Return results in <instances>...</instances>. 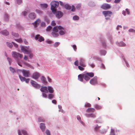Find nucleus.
<instances>
[{
    "label": "nucleus",
    "instance_id": "obj_1",
    "mask_svg": "<svg viewBox=\"0 0 135 135\" xmlns=\"http://www.w3.org/2000/svg\"><path fill=\"white\" fill-rule=\"evenodd\" d=\"M51 9L53 13H54L56 11V8L58 7L59 4V2L55 1H53L51 2Z\"/></svg>",
    "mask_w": 135,
    "mask_h": 135
},
{
    "label": "nucleus",
    "instance_id": "obj_2",
    "mask_svg": "<svg viewBox=\"0 0 135 135\" xmlns=\"http://www.w3.org/2000/svg\"><path fill=\"white\" fill-rule=\"evenodd\" d=\"M16 72L18 74H19V73L20 72L22 73L23 76L25 77H28L30 75V72L29 70H26L24 69L22 70L18 69L17 70Z\"/></svg>",
    "mask_w": 135,
    "mask_h": 135
},
{
    "label": "nucleus",
    "instance_id": "obj_3",
    "mask_svg": "<svg viewBox=\"0 0 135 135\" xmlns=\"http://www.w3.org/2000/svg\"><path fill=\"white\" fill-rule=\"evenodd\" d=\"M29 46L26 47L21 46V50L22 52L27 54H28V53H30L32 52L31 49H29Z\"/></svg>",
    "mask_w": 135,
    "mask_h": 135
},
{
    "label": "nucleus",
    "instance_id": "obj_4",
    "mask_svg": "<svg viewBox=\"0 0 135 135\" xmlns=\"http://www.w3.org/2000/svg\"><path fill=\"white\" fill-rule=\"evenodd\" d=\"M12 56L16 60H18V57L22 58L23 57V55L22 54L15 51L12 52Z\"/></svg>",
    "mask_w": 135,
    "mask_h": 135
},
{
    "label": "nucleus",
    "instance_id": "obj_5",
    "mask_svg": "<svg viewBox=\"0 0 135 135\" xmlns=\"http://www.w3.org/2000/svg\"><path fill=\"white\" fill-rule=\"evenodd\" d=\"M65 8L67 9L70 10L71 9V11H74L75 10V6L74 5L72 6V7L69 4H67L65 5Z\"/></svg>",
    "mask_w": 135,
    "mask_h": 135
},
{
    "label": "nucleus",
    "instance_id": "obj_6",
    "mask_svg": "<svg viewBox=\"0 0 135 135\" xmlns=\"http://www.w3.org/2000/svg\"><path fill=\"white\" fill-rule=\"evenodd\" d=\"M106 20L108 19L110 17V11H104L102 12Z\"/></svg>",
    "mask_w": 135,
    "mask_h": 135
},
{
    "label": "nucleus",
    "instance_id": "obj_7",
    "mask_svg": "<svg viewBox=\"0 0 135 135\" xmlns=\"http://www.w3.org/2000/svg\"><path fill=\"white\" fill-rule=\"evenodd\" d=\"M90 83L92 85L97 84L98 83L97 81V78L95 77L90 80Z\"/></svg>",
    "mask_w": 135,
    "mask_h": 135
},
{
    "label": "nucleus",
    "instance_id": "obj_8",
    "mask_svg": "<svg viewBox=\"0 0 135 135\" xmlns=\"http://www.w3.org/2000/svg\"><path fill=\"white\" fill-rule=\"evenodd\" d=\"M31 83L32 86L36 88H39L40 87V85L33 80H31Z\"/></svg>",
    "mask_w": 135,
    "mask_h": 135
},
{
    "label": "nucleus",
    "instance_id": "obj_9",
    "mask_svg": "<svg viewBox=\"0 0 135 135\" xmlns=\"http://www.w3.org/2000/svg\"><path fill=\"white\" fill-rule=\"evenodd\" d=\"M102 9L106 10L110 8V5L108 4H103L101 7Z\"/></svg>",
    "mask_w": 135,
    "mask_h": 135
},
{
    "label": "nucleus",
    "instance_id": "obj_10",
    "mask_svg": "<svg viewBox=\"0 0 135 135\" xmlns=\"http://www.w3.org/2000/svg\"><path fill=\"white\" fill-rule=\"evenodd\" d=\"M35 39L36 40L39 39L38 41L40 42L43 41L44 40V37L41 36H40L39 35H36L35 37Z\"/></svg>",
    "mask_w": 135,
    "mask_h": 135
},
{
    "label": "nucleus",
    "instance_id": "obj_11",
    "mask_svg": "<svg viewBox=\"0 0 135 135\" xmlns=\"http://www.w3.org/2000/svg\"><path fill=\"white\" fill-rule=\"evenodd\" d=\"M56 17L58 18H60L63 15V13L61 11H57L55 13Z\"/></svg>",
    "mask_w": 135,
    "mask_h": 135
},
{
    "label": "nucleus",
    "instance_id": "obj_12",
    "mask_svg": "<svg viewBox=\"0 0 135 135\" xmlns=\"http://www.w3.org/2000/svg\"><path fill=\"white\" fill-rule=\"evenodd\" d=\"M84 62L85 60L83 59H80L79 61V64L80 65L82 66L85 67L86 65L85 64Z\"/></svg>",
    "mask_w": 135,
    "mask_h": 135
},
{
    "label": "nucleus",
    "instance_id": "obj_13",
    "mask_svg": "<svg viewBox=\"0 0 135 135\" xmlns=\"http://www.w3.org/2000/svg\"><path fill=\"white\" fill-rule=\"evenodd\" d=\"M40 76V74L37 72H35L33 74L32 77L34 79H38Z\"/></svg>",
    "mask_w": 135,
    "mask_h": 135
},
{
    "label": "nucleus",
    "instance_id": "obj_14",
    "mask_svg": "<svg viewBox=\"0 0 135 135\" xmlns=\"http://www.w3.org/2000/svg\"><path fill=\"white\" fill-rule=\"evenodd\" d=\"M28 17L31 19H34L36 18V15L34 13H31L29 14Z\"/></svg>",
    "mask_w": 135,
    "mask_h": 135
},
{
    "label": "nucleus",
    "instance_id": "obj_15",
    "mask_svg": "<svg viewBox=\"0 0 135 135\" xmlns=\"http://www.w3.org/2000/svg\"><path fill=\"white\" fill-rule=\"evenodd\" d=\"M40 128L42 132H44L46 128L45 124L44 123H41L40 124Z\"/></svg>",
    "mask_w": 135,
    "mask_h": 135
},
{
    "label": "nucleus",
    "instance_id": "obj_16",
    "mask_svg": "<svg viewBox=\"0 0 135 135\" xmlns=\"http://www.w3.org/2000/svg\"><path fill=\"white\" fill-rule=\"evenodd\" d=\"M47 88L46 86H42L40 89L41 91L42 92L48 93V91L47 90Z\"/></svg>",
    "mask_w": 135,
    "mask_h": 135
},
{
    "label": "nucleus",
    "instance_id": "obj_17",
    "mask_svg": "<svg viewBox=\"0 0 135 135\" xmlns=\"http://www.w3.org/2000/svg\"><path fill=\"white\" fill-rule=\"evenodd\" d=\"M40 22V19H38L34 23H33L32 24L36 27H37L38 25L39 24Z\"/></svg>",
    "mask_w": 135,
    "mask_h": 135
},
{
    "label": "nucleus",
    "instance_id": "obj_18",
    "mask_svg": "<svg viewBox=\"0 0 135 135\" xmlns=\"http://www.w3.org/2000/svg\"><path fill=\"white\" fill-rule=\"evenodd\" d=\"M95 111V109L93 108H89L86 110V112L88 113L94 112Z\"/></svg>",
    "mask_w": 135,
    "mask_h": 135
},
{
    "label": "nucleus",
    "instance_id": "obj_19",
    "mask_svg": "<svg viewBox=\"0 0 135 135\" xmlns=\"http://www.w3.org/2000/svg\"><path fill=\"white\" fill-rule=\"evenodd\" d=\"M83 78L86 81L89 80L90 78L88 76L86 73L83 74Z\"/></svg>",
    "mask_w": 135,
    "mask_h": 135
},
{
    "label": "nucleus",
    "instance_id": "obj_20",
    "mask_svg": "<svg viewBox=\"0 0 135 135\" xmlns=\"http://www.w3.org/2000/svg\"><path fill=\"white\" fill-rule=\"evenodd\" d=\"M78 80L80 81H83V74H80L78 75Z\"/></svg>",
    "mask_w": 135,
    "mask_h": 135
},
{
    "label": "nucleus",
    "instance_id": "obj_21",
    "mask_svg": "<svg viewBox=\"0 0 135 135\" xmlns=\"http://www.w3.org/2000/svg\"><path fill=\"white\" fill-rule=\"evenodd\" d=\"M117 45L120 46L124 47L126 45V44L123 41L120 42L119 43H117Z\"/></svg>",
    "mask_w": 135,
    "mask_h": 135
},
{
    "label": "nucleus",
    "instance_id": "obj_22",
    "mask_svg": "<svg viewBox=\"0 0 135 135\" xmlns=\"http://www.w3.org/2000/svg\"><path fill=\"white\" fill-rule=\"evenodd\" d=\"M1 33L3 35L7 36L9 35V32L6 30H4L2 31Z\"/></svg>",
    "mask_w": 135,
    "mask_h": 135
},
{
    "label": "nucleus",
    "instance_id": "obj_23",
    "mask_svg": "<svg viewBox=\"0 0 135 135\" xmlns=\"http://www.w3.org/2000/svg\"><path fill=\"white\" fill-rule=\"evenodd\" d=\"M94 106L95 108L97 110L100 109L102 108L101 106L97 104H95Z\"/></svg>",
    "mask_w": 135,
    "mask_h": 135
},
{
    "label": "nucleus",
    "instance_id": "obj_24",
    "mask_svg": "<svg viewBox=\"0 0 135 135\" xmlns=\"http://www.w3.org/2000/svg\"><path fill=\"white\" fill-rule=\"evenodd\" d=\"M41 80L42 81L43 83H44L46 84L47 83V82L46 80V78L44 76H42L41 78Z\"/></svg>",
    "mask_w": 135,
    "mask_h": 135
},
{
    "label": "nucleus",
    "instance_id": "obj_25",
    "mask_svg": "<svg viewBox=\"0 0 135 135\" xmlns=\"http://www.w3.org/2000/svg\"><path fill=\"white\" fill-rule=\"evenodd\" d=\"M52 34L54 37H56L59 35V34L56 32H52Z\"/></svg>",
    "mask_w": 135,
    "mask_h": 135
},
{
    "label": "nucleus",
    "instance_id": "obj_26",
    "mask_svg": "<svg viewBox=\"0 0 135 135\" xmlns=\"http://www.w3.org/2000/svg\"><path fill=\"white\" fill-rule=\"evenodd\" d=\"M48 89L49 93H52L54 92V90L52 88L51 86H48Z\"/></svg>",
    "mask_w": 135,
    "mask_h": 135
},
{
    "label": "nucleus",
    "instance_id": "obj_27",
    "mask_svg": "<svg viewBox=\"0 0 135 135\" xmlns=\"http://www.w3.org/2000/svg\"><path fill=\"white\" fill-rule=\"evenodd\" d=\"M19 78L22 81H24L25 80L26 78L20 75L19 74Z\"/></svg>",
    "mask_w": 135,
    "mask_h": 135
},
{
    "label": "nucleus",
    "instance_id": "obj_28",
    "mask_svg": "<svg viewBox=\"0 0 135 135\" xmlns=\"http://www.w3.org/2000/svg\"><path fill=\"white\" fill-rule=\"evenodd\" d=\"M40 5L42 8H46L48 6L46 4H40Z\"/></svg>",
    "mask_w": 135,
    "mask_h": 135
},
{
    "label": "nucleus",
    "instance_id": "obj_29",
    "mask_svg": "<svg viewBox=\"0 0 135 135\" xmlns=\"http://www.w3.org/2000/svg\"><path fill=\"white\" fill-rule=\"evenodd\" d=\"M100 126H99L98 125H97L94 128V129L95 131H99V129H100Z\"/></svg>",
    "mask_w": 135,
    "mask_h": 135
},
{
    "label": "nucleus",
    "instance_id": "obj_30",
    "mask_svg": "<svg viewBox=\"0 0 135 135\" xmlns=\"http://www.w3.org/2000/svg\"><path fill=\"white\" fill-rule=\"evenodd\" d=\"M88 76L90 77H93L94 76V74L93 73H86Z\"/></svg>",
    "mask_w": 135,
    "mask_h": 135
},
{
    "label": "nucleus",
    "instance_id": "obj_31",
    "mask_svg": "<svg viewBox=\"0 0 135 135\" xmlns=\"http://www.w3.org/2000/svg\"><path fill=\"white\" fill-rule=\"evenodd\" d=\"M53 32H58V29L57 26H55L52 29Z\"/></svg>",
    "mask_w": 135,
    "mask_h": 135
},
{
    "label": "nucleus",
    "instance_id": "obj_32",
    "mask_svg": "<svg viewBox=\"0 0 135 135\" xmlns=\"http://www.w3.org/2000/svg\"><path fill=\"white\" fill-rule=\"evenodd\" d=\"M106 132V131L104 129H99V132L100 133L102 134H103L105 132Z\"/></svg>",
    "mask_w": 135,
    "mask_h": 135
},
{
    "label": "nucleus",
    "instance_id": "obj_33",
    "mask_svg": "<svg viewBox=\"0 0 135 135\" xmlns=\"http://www.w3.org/2000/svg\"><path fill=\"white\" fill-rule=\"evenodd\" d=\"M12 34L13 36L16 37H17L19 36V35L18 33H16L14 32H12Z\"/></svg>",
    "mask_w": 135,
    "mask_h": 135
},
{
    "label": "nucleus",
    "instance_id": "obj_34",
    "mask_svg": "<svg viewBox=\"0 0 135 135\" xmlns=\"http://www.w3.org/2000/svg\"><path fill=\"white\" fill-rule=\"evenodd\" d=\"M15 40L17 42L20 43H22L23 42L22 40V39L20 38L17 39H15Z\"/></svg>",
    "mask_w": 135,
    "mask_h": 135
},
{
    "label": "nucleus",
    "instance_id": "obj_35",
    "mask_svg": "<svg viewBox=\"0 0 135 135\" xmlns=\"http://www.w3.org/2000/svg\"><path fill=\"white\" fill-rule=\"evenodd\" d=\"M60 44V43L58 42H55L54 45V46L56 47H57Z\"/></svg>",
    "mask_w": 135,
    "mask_h": 135
},
{
    "label": "nucleus",
    "instance_id": "obj_36",
    "mask_svg": "<svg viewBox=\"0 0 135 135\" xmlns=\"http://www.w3.org/2000/svg\"><path fill=\"white\" fill-rule=\"evenodd\" d=\"M79 18V16L76 15L75 16L73 17V19L74 20H78Z\"/></svg>",
    "mask_w": 135,
    "mask_h": 135
},
{
    "label": "nucleus",
    "instance_id": "obj_37",
    "mask_svg": "<svg viewBox=\"0 0 135 135\" xmlns=\"http://www.w3.org/2000/svg\"><path fill=\"white\" fill-rule=\"evenodd\" d=\"M91 106V104L89 103H86L85 105V107H90Z\"/></svg>",
    "mask_w": 135,
    "mask_h": 135
},
{
    "label": "nucleus",
    "instance_id": "obj_38",
    "mask_svg": "<svg viewBox=\"0 0 135 135\" xmlns=\"http://www.w3.org/2000/svg\"><path fill=\"white\" fill-rule=\"evenodd\" d=\"M38 121L39 122H44V119L41 117H39L38 118Z\"/></svg>",
    "mask_w": 135,
    "mask_h": 135
},
{
    "label": "nucleus",
    "instance_id": "obj_39",
    "mask_svg": "<svg viewBox=\"0 0 135 135\" xmlns=\"http://www.w3.org/2000/svg\"><path fill=\"white\" fill-rule=\"evenodd\" d=\"M110 135H115L114 133V130L113 129H111L110 132Z\"/></svg>",
    "mask_w": 135,
    "mask_h": 135
},
{
    "label": "nucleus",
    "instance_id": "obj_40",
    "mask_svg": "<svg viewBox=\"0 0 135 135\" xmlns=\"http://www.w3.org/2000/svg\"><path fill=\"white\" fill-rule=\"evenodd\" d=\"M96 123H100L102 122V121L101 119L100 118L98 119L96 121Z\"/></svg>",
    "mask_w": 135,
    "mask_h": 135
},
{
    "label": "nucleus",
    "instance_id": "obj_41",
    "mask_svg": "<svg viewBox=\"0 0 135 135\" xmlns=\"http://www.w3.org/2000/svg\"><path fill=\"white\" fill-rule=\"evenodd\" d=\"M52 28V27L50 26H49L47 27L46 28V31H49L51 30Z\"/></svg>",
    "mask_w": 135,
    "mask_h": 135
},
{
    "label": "nucleus",
    "instance_id": "obj_42",
    "mask_svg": "<svg viewBox=\"0 0 135 135\" xmlns=\"http://www.w3.org/2000/svg\"><path fill=\"white\" fill-rule=\"evenodd\" d=\"M81 66H78V68L81 71H83L84 70V68L82 67Z\"/></svg>",
    "mask_w": 135,
    "mask_h": 135
},
{
    "label": "nucleus",
    "instance_id": "obj_43",
    "mask_svg": "<svg viewBox=\"0 0 135 135\" xmlns=\"http://www.w3.org/2000/svg\"><path fill=\"white\" fill-rule=\"evenodd\" d=\"M10 71L13 73H14L15 72V69L11 67H10L9 68Z\"/></svg>",
    "mask_w": 135,
    "mask_h": 135
},
{
    "label": "nucleus",
    "instance_id": "obj_44",
    "mask_svg": "<svg viewBox=\"0 0 135 135\" xmlns=\"http://www.w3.org/2000/svg\"><path fill=\"white\" fill-rule=\"evenodd\" d=\"M54 97V95L52 94H50L49 96V99L52 98Z\"/></svg>",
    "mask_w": 135,
    "mask_h": 135
},
{
    "label": "nucleus",
    "instance_id": "obj_45",
    "mask_svg": "<svg viewBox=\"0 0 135 135\" xmlns=\"http://www.w3.org/2000/svg\"><path fill=\"white\" fill-rule=\"evenodd\" d=\"M36 12L39 14H41L42 13V11L37 9L36 10Z\"/></svg>",
    "mask_w": 135,
    "mask_h": 135
},
{
    "label": "nucleus",
    "instance_id": "obj_46",
    "mask_svg": "<svg viewBox=\"0 0 135 135\" xmlns=\"http://www.w3.org/2000/svg\"><path fill=\"white\" fill-rule=\"evenodd\" d=\"M22 132L23 134L24 135H27V132L26 131L22 130Z\"/></svg>",
    "mask_w": 135,
    "mask_h": 135
},
{
    "label": "nucleus",
    "instance_id": "obj_47",
    "mask_svg": "<svg viewBox=\"0 0 135 135\" xmlns=\"http://www.w3.org/2000/svg\"><path fill=\"white\" fill-rule=\"evenodd\" d=\"M29 54V57L30 59H32L33 56V54L31 53V52L30 53H28Z\"/></svg>",
    "mask_w": 135,
    "mask_h": 135
},
{
    "label": "nucleus",
    "instance_id": "obj_48",
    "mask_svg": "<svg viewBox=\"0 0 135 135\" xmlns=\"http://www.w3.org/2000/svg\"><path fill=\"white\" fill-rule=\"evenodd\" d=\"M7 46L10 47H11L12 46V44L8 42H7Z\"/></svg>",
    "mask_w": 135,
    "mask_h": 135
},
{
    "label": "nucleus",
    "instance_id": "obj_49",
    "mask_svg": "<svg viewBox=\"0 0 135 135\" xmlns=\"http://www.w3.org/2000/svg\"><path fill=\"white\" fill-rule=\"evenodd\" d=\"M46 133L47 135H50V132L48 129L46 130Z\"/></svg>",
    "mask_w": 135,
    "mask_h": 135
},
{
    "label": "nucleus",
    "instance_id": "obj_50",
    "mask_svg": "<svg viewBox=\"0 0 135 135\" xmlns=\"http://www.w3.org/2000/svg\"><path fill=\"white\" fill-rule=\"evenodd\" d=\"M59 33L61 35H63L65 34V33L63 31L61 30L59 32Z\"/></svg>",
    "mask_w": 135,
    "mask_h": 135
},
{
    "label": "nucleus",
    "instance_id": "obj_51",
    "mask_svg": "<svg viewBox=\"0 0 135 135\" xmlns=\"http://www.w3.org/2000/svg\"><path fill=\"white\" fill-rule=\"evenodd\" d=\"M57 28L58 30H64V28L62 26H59L57 27Z\"/></svg>",
    "mask_w": 135,
    "mask_h": 135
},
{
    "label": "nucleus",
    "instance_id": "obj_52",
    "mask_svg": "<svg viewBox=\"0 0 135 135\" xmlns=\"http://www.w3.org/2000/svg\"><path fill=\"white\" fill-rule=\"evenodd\" d=\"M128 31L129 32H133L135 33V30L133 29H130Z\"/></svg>",
    "mask_w": 135,
    "mask_h": 135
},
{
    "label": "nucleus",
    "instance_id": "obj_53",
    "mask_svg": "<svg viewBox=\"0 0 135 135\" xmlns=\"http://www.w3.org/2000/svg\"><path fill=\"white\" fill-rule=\"evenodd\" d=\"M7 59L8 61L9 62L10 65L11 64V63L12 61V59L11 58H10L9 57H7Z\"/></svg>",
    "mask_w": 135,
    "mask_h": 135
},
{
    "label": "nucleus",
    "instance_id": "obj_54",
    "mask_svg": "<svg viewBox=\"0 0 135 135\" xmlns=\"http://www.w3.org/2000/svg\"><path fill=\"white\" fill-rule=\"evenodd\" d=\"M12 43L13 44L14 46L16 47H17L18 46V45L13 42H12Z\"/></svg>",
    "mask_w": 135,
    "mask_h": 135
},
{
    "label": "nucleus",
    "instance_id": "obj_55",
    "mask_svg": "<svg viewBox=\"0 0 135 135\" xmlns=\"http://www.w3.org/2000/svg\"><path fill=\"white\" fill-rule=\"evenodd\" d=\"M56 24L55 21H52L51 23V25L52 26H55L56 25Z\"/></svg>",
    "mask_w": 135,
    "mask_h": 135
},
{
    "label": "nucleus",
    "instance_id": "obj_56",
    "mask_svg": "<svg viewBox=\"0 0 135 135\" xmlns=\"http://www.w3.org/2000/svg\"><path fill=\"white\" fill-rule=\"evenodd\" d=\"M74 65L77 66H78L79 62L78 60H76L74 63Z\"/></svg>",
    "mask_w": 135,
    "mask_h": 135
},
{
    "label": "nucleus",
    "instance_id": "obj_57",
    "mask_svg": "<svg viewBox=\"0 0 135 135\" xmlns=\"http://www.w3.org/2000/svg\"><path fill=\"white\" fill-rule=\"evenodd\" d=\"M96 117V115L95 114L93 113L91 114L90 117L94 118Z\"/></svg>",
    "mask_w": 135,
    "mask_h": 135
},
{
    "label": "nucleus",
    "instance_id": "obj_58",
    "mask_svg": "<svg viewBox=\"0 0 135 135\" xmlns=\"http://www.w3.org/2000/svg\"><path fill=\"white\" fill-rule=\"evenodd\" d=\"M41 26L42 27H45L46 26L45 23L44 22H42L41 24Z\"/></svg>",
    "mask_w": 135,
    "mask_h": 135
},
{
    "label": "nucleus",
    "instance_id": "obj_59",
    "mask_svg": "<svg viewBox=\"0 0 135 135\" xmlns=\"http://www.w3.org/2000/svg\"><path fill=\"white\" fill-rule=\"evenodd\" d=\"M4 17L6 20H7L8 17V15L6 14H5V15Z\"/></svg>",
    "mask_w": 135,
    "mask_h": 135
},
{
    "label": "nucleus",
    "instance_id": "obj_60",
    "mask_svg": "<svg viewBox=\"0 0 135 135\" xmlns=\"http://www.w3.org/2000/svg\"><path fill=\"white\" fill-rule=\"evenodd\" d=\"M73 47L74 50H75V51H76L77 49L76 46V45H73Z\"/></svg>",
    "mask_w": 135,
    "mask_h": 135
},
{
    "label": "nucleus",
    "instance_id": "obj_61",
    "mask_svg": "<svg viewBox=\"0 0 135 135\" xmlns=\"http://www.w3.org/2000/svg\"><path fill=\"white\" fill-rule=\"evenodd\" d=\"M122 28V26L120 25H118L117 27V30H119L120 29H121Z\"/></svg>",
    "mask_w": 135,
    "mask_h": 135
},
{
    "label": "nucleus",
    "instance_id": "obj_62",
    "mask_svg": "<svg viewBox=\"0 0 135 135\" xmlns=\"http://www.w3.org/2000/svg\"><path fill=\"white\" fill-rule=\"evenodd\" d=\"M24 59L25 60H27L28 59V57L27 56L25 55L24 57Z\"/></svg>",
    "mask_w": 135,
    "mask_h": 135
},
{
    "label": "nucleus",
    "instance_id": "obj_63",
    "mask_svg": "<svg viewBox=\"0 0 135 135\" xmlns=\"http://www.w3.org/2000/svg\"><path fill=\"white\" fill-rule=\"evenodd\" d=\"M17 2L18 4H20L22 2V1L21 0H17Z\"/></svg>",
    "mask_w": 135,
    "mask_h": 135
},
{
    "label": "nucleus",
    "instance_id": "obj_64",
    "mask_svg": "<svg viewBox=\"0 0 135 135\" xmlns=\"http://www.w3.org/2000/svg\"><path fill=\"white\" fill-rule=\"evenodd\" d=\"M30 79L29 78L27 79H25V82L26 83H28L29 82V81Z\"/></svg>",
    "mask_w": 135,
    "mask_h": 135
}]
</instances>
